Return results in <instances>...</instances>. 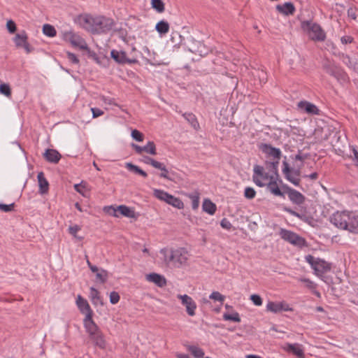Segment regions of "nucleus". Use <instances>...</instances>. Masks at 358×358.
Here are the masks:
<instances>
[{
    "label": "nucleus",
    "mask_w": 358,
    "mask_h": 358,
    "mask_svg": "<svg viewBox=\"0 0 358 358\" xmlns=\"http://www.w3.org/2000/svg\"><path fill=\"white\" fill-rule=\"evenodd\" d=\"M75 22L93 34L108 32L114 25L112 18L101 15L94 17L86 13L78 15Z\"/></svg>",
    "instance_id": "nucleus-1"
},
{
    "label": "nucleus",
    "mask_w": 358,
    "mask_h": 358,
    "mask_svg": "<svg viewBox=\"0 0 358 358\" xmlns=\"http://www.w3.org/2000/svg\"><path fill=\"white\" fill-rule=\"evenodd\" d=\"M160 253L164 257V261L169 265L176 268H180L187 264L188 252L184 248L177 249H162Z\"/></svg>",
    "instance_id": "nucleus-2"
},
{
    "label": "nucleus",
    "mask_w": 358,
    "mask_h": 358,
    "mask_svg": "<svg viewBox=\"0 0 358 358\" xmlns=\"http://www.w3.org/2000/svg\"><path fill=\"white\" fill-rule=\"evenodd\" d=\"M301 29L309 39L315 43L323 42L326 38L324 30L320 24L312 20H301Z\"/></svg>",
    "instance_id": "nucleus-3"
},
{
    "label": "nucleus",
    "mask_w": 358,
    "mask_h": 358,
    "mask_svg": "<svg viewBox=\"0 0 358 358\" xmlns=\"http://www.w3.org/2000/svg\"><path fill=\"white\" fill-rule=\"evenodd\" d=\"M324 70L330 76L334 77L338 82L345 83L348 80L346 73L340 67L331 64L329 60L322 63Z\"/></svg>",
    "instance_id": "nucleus-4"
},
{
    "label": "nucleus",
    "mask_w": 358,
    "mask_h": 358,
    "mask_svg": "<svg viewBox=\"0 0 358 358\" xmlns=\"http://www.w3.org/2000/svg\"><path fill=\"white\" fill-rule=\"evenodd\" d=\"M282 173L285 178L293 185L299 186L301 182L299 178L301 167L296 169L291 168L289 163L286 161V157H285V160L282 162Z\"/></svg>",
    "instance_id": "nucleus-5"
},
{
    "label": "nucleus",
    "mask_w": 358,
    "mask_h": 358,
    "mask_svg": "<svg viewBox=\"0 0 358 358\" xmlns=\"http://www.w3.org/2000/svg\"><path fill=\"white\" fill-rule=\"evenodd\" d=\"M350 212L337 211L330 217V222L337 228L348 231V229L349 227L348 223L350 221Z\"/></svg>",
    "instance_id": "nucleus-6"
},
{
    "label": "nucleus",
    "mask_w": 358,
    "mask_h": 358,
    "mask_svg": "<svg viewBox=\"0 0 358 358\" xmlns=\"http://www.w3.org/2000/svg\"><path fill=\"white\" fill-rule=\"evenodd\" d=\"M154 195L159 200L164 201L168 204H170L178 209H182L184 208V203L181 199L164 190L156 189L154 190Z\"/></svg>",
    "instance_id": "nucleus-7"
},
{
    "label": "nucleus",
    "mask_w": 358,
    "mask_h": 358,
    "mask_svg": "<svg viewBox=\"0 0 358 358\" xmlns=\"http://www.w3.org/2000/svg\"><path fill=\"white\" fill-rule=\"evenodd\" d=\"M282 189L285 194H287L290 201L295 205L301 206L306 201V197L299 191L289 187L287 185H282Z\"/></svg>",
    "instance_id": "nucleus-8"
},
{
    "label": "nucleus",
    "mask_w": 358,
    "mask_h": 358,
    "mask_svg": "<svg viewBox=\"0 0 358 358\" xmlns=\"http://www.w3.org/2000/svg\"><path fill=\"white\" fill-rule=\"evenodd\" d=\"M88 57L95 61L99 64H103L108 58L103 52H101V48H99V53L94 50H91L89 46H78Z\"/></svg>",
    "instance_id": "nucleus-9"
},
{
    "label": "nucleus",
    "mask_w": 358,
    "mask_h": 358,
    "mask_svg": "<svg viewBox=\"0 0 358 358\" xmlns=\"http://www.w3.org/2000/svg\"><path fill=\"white\" fill-rule=\"evenodd\" d=\"M259 149L268 157H273L275 160H280L282 156L281 150L279 148L273 147L268 143H261Z\"/></svg>",
    "instance_id": "nucleus-10"
},
{
    "label": "nucleus",
    "mask_w": 358,
    "mask_h": 358,
    "mask_svg": "<svg viewBox=\"0 0 358 358\" xmlns=\"http://www.w3.org/2000/svg\"><path fill=\"white\" fill-rule=\"evenodd\" d=\"M177 298L180 299L182 304L185 306L187 313L189 316H194L196 304L192 298L187 294H178Z\"/></svg>",
    "instance_id": "nucleus-11"
},
{
    "label": "nucleus",
    "mask_w": 358,
    "mask_h": 358,
    "mask_svg": "<svg viewBox=\"0 0 358 358\" xmlns=\"http://www.w3.org/2000/svg\"><path fill=\"white\" fill-rule=\"evenodd\" d=\"M266 310L273 313H279L282 311L292 310V309L285 302L268 301L266 305Z\"/></svg>",
    "instance_id": "nucleus-12"
},
{
    "label": "nucleus",
    "mask_w": 358,
    "mask_h": 358,
    "mask_svg": "<svg viewBox=\"0 0 358 358\" xmlns=\"http://www.w3.org/2000/svg\"><path fill=\"white\" fill-rule=\"evenodd\" d=\"M111 57L119 64H135L138 61L136 59H129L127 57L126 52L123 51H117L113 50L110 52Z\"/></svg>",
    "instance_id": "nucleus-13"
},
{
    "label": "nucleus",
    "mask_w": 358,
    "mask_h": 358,
    "mask_svg": "<svg viewBox=\"0 0 358 358\" xmlns=\"http://www.w3.org/2000/svg\"><path fill=\"white\" fill-rule=\"evenodd\" d=\"M64 39L71 45H87L84 38L72 30L64 33Z\"/></svg>",
    "instance_id": "nucleus-14"
},
{
    "label": "nucleus",
    "mask_w": 358,
    "mask_h": 358,
    "mask_svg": "<svg viewBox=\"0 0 358 358\" xmlns=\"http://www.w3.org/2000/svg\"><path fill=\"white\" fill-rule=\"evenodd\" d=\"M117 41H122L125 43H129L127 39V31L125 29L121 28L112 31L108 42L112 43H117Z\"/></svg>",
    "instance_id": "nucleus-15"
},
{
    "label": "nucleus",
    "mask_w": 358,
    "mask_h": 358,
    "mask_svg": "<svg viewBox=\"0 0 358 358\" xmlns=\"http://www.w3.org/2000/svg\"><path fill=\"white\" fill-rule=\"evenodd\" d=\"M83 324L85 331L89 336L101 331L98 325L94 322L93 320V316H90V314L85 317L83 320Z\"/></svg>",
    "instance_id": "nucleus-16"
},
{
    "label": "nucleus",
    "mask_w": 358,
    "mask_h": 358,
    "mask_svg": "<svg viewBox=\"0 0 358 358\" xmlns=\"http://www.w3.org/2000/svg\"><path fill=\"white\" fill-rule=\"evenodd\" d=\"M275 10L279 13L285 16L293 15L296 12L295 6L291 1L285 2L282 4H278L275 6Z\"/></svg>",
    "instance_id": "nucleus-17"
},
{
    "label": "nucleus",
    "mask_w": 358,
    "mask_h": 358,
    "mask_svg": "<svg viewBox=\"0 0 358 358\" xmlns=\"http://www.w3.org/2000/svg\"><path fill=\"white\" fill-rule=\"evenodd\" d=\"M331 264L324 259L317 258V261L313 268L315 274L317 276H322L324 273L329 272L331 270Z\"/></svg>",
    "instance_id": "nucleus-18"
},
{
    "label": "nucleus",
    "mask_w": 358,
    "mask_h": 358,
    "mask_svg": "<svg viewBox=\"0 0 358 358\" xmlns=\"http://www.w3.org/2000/svg\"><path fill=\"white\" fill-rule=\"evenodd\" d=\"M297 106L301 110H303L308 114L310 115H319L320 110L313 103L307 101H301L298 103Z\"/></svg>",
    "instance_id": "nucleus-19"
},
{
    "label": "nucleus",
    "mask_w": 358,
    "mask_h": 358,
    "mask_svg": "<svg viewBox=\"0 0 358 358\" xmlns=\"http://www.w3.org/2000/svg\"><path fill=\"white\" fill-rule=\"evenodd\" d=\"M89 338L96 347H98L99 348L102 350L106 348V341L105 339V336L101 331H98L97 333L94 334L92 335H90Z\"/></svg>",
    "instance_id": "nucleus-20"
},
{
    "label": "nucleus",
    "mask_w": 358,
    "mask_h": 358,
    "mask_svg": "<svg viewBox=\"0 0 358 358\" xmlns=\"http://www.w3.org/2000/svg\"><path fill=\"white\" fill-rule=\"evenodd\" d=\"M76 304L80 311L83 314H85V316L88 315L89 314H90V316H93V310L90 308L87 301L83 298L80 295L78 296Z\"/></svg>",
    "instance_id": "nucleus-21"
},
{
    "label": "nucleus",
    "mask_w": 358,
    "mask_h": 358,
    "mask_svg": "<svg viewBox=\"0 0 358 358\" xmlns=\"http://www.w3.org/2000/svg\"><path fill=\"white\" fill-rule=\"evenodd\" d=\"M284 210L291 215L298 217L306 223L310 224L313 221V217L308 215L305 211L301 210L300 212H297L290 208L287 207L284 208Z\"/></svg>",
    "instance_id": "nucleus-22"
},
{
    "label": "nucleus",
    "mask_w": 358,
    "mask_h": 358,
    "mask_svg": "<svg viewBox=\"0 0 358 358\" xmlns=\"http://www.w3.org/2000/svg\"><path fill=\"white\" fill-rule=\"evenodd\" d=\"M276 178L273 176L270 177V181L267 184V189L275 196L285 197V192H282L278 187L276 181Z\"/></svg>",
    "instance_id": "nucleus-23"
},
{
    "label": "nucleus",
    "mask_w": 358,
    "mask_h": 358,
    "mask_svg": "<svg viewBox=\"0 0 358 358\" xmlns=\"http://www.w3.org/2000/svg\"><path fill=\"white\" fill-rule=\"evenodd\" d=\"M43 157L47 162L53 164H57L59 162L62 155L56 150L47 149L45 153L43 154Z\"/></svg>",
    "instance_id": "nucleus-24"
},
{
    "label": "nucleus",
    "mask_w": 358,
    "mask_h": 358,
    "mask_svg": "<svg viewBox=\"0 0 358 358\" xmlns=\"http://www.w3.org/2000/svg\"><path fill=\"white\" fill-rule=\"evenodd\" d=\"M146 279L150 282H154L160 287H163L166 285V278L163 275L156 273H152L147 275Z\"/></svg>",
    "instance_id": "nucleus-25"
},
{
    "label": "nucleus",
    "mask_w": 358,
    "mask_h": 358,
    "mask_svg": "<svg viewBox=\"0 0 358 358\" xmlns=\"http://www.w3.org/2000/svg\"><path fill=\"white\" fill-rule=\"evenodd\" d=\"M37 179L39 186V193L41 194H47L49 190V182L45 178L44 173L41 171L37 175Z\"/></svg>",
    "instance_id": "nucleus-26"
},
{
    "label": "nucleus",
    "mask_w": 358,
    "mask_h": 358,
    "mask_svg": "<svg viewBox=\"0 0 358 358\" xmlns=\"http://www.w3.org/2000/svg\"><path fill=\"white\" fill-rule=\"evenodd\" d=\"M254 176L252 177V179H253V182L259 187H262L265 185V184L264 182H262V180L258 178L255 175H257V176L260 177V176H262L264 174V169L263 166H260V165H255L254 166Z\"/></svg>",
    "instance_id": "nucleus-27"
},
{
    "label": "nucleus",
    "mask_w": 358,
    "mask_h": 358,
    "mask_svg": "<svg viewBox=\"0 0 358 358\" xmlns=\"http://www.w3.org/2000/svg\"><path fill=\"white\" fill-rule=\"evenodd\" d=\"M348 225H349L348 231L353 234H358V215L350 212V219Z\"/></svg>",
    "instance_id": "nucleus-28"
},
{
    "label": "nucleus",
    "mask_w": 358,
    "mask_h": 358,
    "mask_svg": "<svg viewBox=\"0 0 358 358\" xmlns=\"http://www.w3.org/2000/svg\"><path fill=\"white\" fill-rule=\"evenodd\" d=\"M280 160H274L273 162H266V167L268 170V171L271 173V176H273L276 178L279 177L278 174V166H279Z\"/></svg>",
    "instance_id": "nucleus-29"
},
{
    "label": "nucleus",
    "mask_w": 358,
    "mask_h": 358,
    "mask_svg": "<svg viewBox=\"0 0 358 358\" xmlns=\"http://www.w3.org/2000/svg\"><path fill=\"white\" fill-rule=\"evenodd\" d=\"M90 296L91 301L94 305H95V306H97L98 304H99L101 306L103 305V300L100 296L99 292L98 291V289H96L94 287H90Z\"/></svg>",
    "instance_id": "nucleus-30"
},
{
    "label": "nucleus",
    "mask_w": 358,
    "mask_h": 358,
    "mask_svg": "<svg viewBox=\"0 0 358 358\" xmlns=\"http://www.w3.org/2000/svg\"><path fill=\"white\" fill-rule=\"evenodd\" d=\"M202 208L204 212L208 213L210 215H214L217 210L216 205L208 199H204Z\"/></svg>",
    "instance_id": "nucleus-31"
},
{
    "label": "nucleus",
    "mask_w": 358,
    "mask_h": 358,
    "mask_svg": "<svg viewBox=\"0 0 358 358\" xmlns=\"http://www.w3.org/2000/svg\"><path fill=\"white\" fill-rule=\"evenodd\" d=\"M287 350L291 352L298 358H304L303 350L298 343L288 344Z\"/></svg>",
    "instance_id": "nucleus-32"
},
{
    "label": "nucleus",
    "mask_w": 358,
    "mask_h": 358,
    "mask_svg": "<svg viewBox=\"0 0 358 358\" xmlns=\"http://www.w3.org/2000/svg\"><path fill=\"white\" fill-rule=\"evenodd\" d=\"M182 116L195 130H198L200 128L197 118L194 114L192 113H185L182 114Z\"/></svg>",
    "instance_id": "nucleus-33"
},
{
    "label": "nucleus",
    "mask_w": 358,
    "mask_h": 358,
    "mask_svg": "<svg viewBox=\"0 0 358 358\" xmlns=\"http://www.w3.org/2000/svg\"><path fill=\"white\" fill-rule=\"evenodd\" d=\"M15 45H29L27 43V35L24 30L18 32L13 38Z\"/></svg>",
    "instance_id": "nucleus-34"
},
{
    "label": "nucleus",
    "mask_w": 358,
    "mask_h": 358,
    "mask_svg": "<svg viewBox=\"0 0 358 358\" xmlns=\"http://www.w3.org/2000/svg\"><path fill=\"white\" fill-rule=\"evenodd\" d=\"M117 210H118V213H120L122 215H123L124 217H129V218H133L135 217L134 210L132 208H131L127 206L120 205V206H117Z\"/></svg>",
    "instance_id": "nucleus-35"
},
{
    "label": "nucleus",
    "mask_w": 358,
    "mask_h": 358,
    "mask_svg": "<svg viewBox=\"0 0 358 358\" xmlns=\"http://www.w3.org/2000/svg\"><path fill=\"white\" fill-rule=\"evenodd\" d=\"M296 234V233L285 229H280L279 232V235L280 236L281 238L289 243L290 244L292 243V240L295 237Z\"/></svg>",
    "instance_id": "nucleus-36"
},
{
    "label": "nucleus",
    "mask_w": 358,
    "mask_h": 358,
    "mask_svg": "<svg viewBox=\"0 0 358 358\" xmlns=\"http://www.w3.org/2000/svg\"><path fill=\"white\" fill-rule=\"evenodd\" d=\"M125 166L129 171L140 175L144 178L148 177V173L145 171L141 169L139 166L133 164L131 162L127 163Z\"/></svg>",
    "instance_id": "nucleus-37"
},
{
    "label": "nucleus",
    "mask_w": 358,
    "mask_h": 358,
    "mask_svg": "<svg viewBox=\"0 0 358 358\" xmlns=\"http://www.w3.org/2000/svg\"><path fill=\"white\" fill-rule=\"evenodd\" d=\"M155 29L160 34H165L169 31V24L165 20H161L157 22Z\"/></svg>",
    "instance_id": "nucleus-38"
},
{
    "label": "nucleus",
    "mask_w": 358,
    "mask_h": 358,
    "mask_svg": "<svg viewBox=\"0 0 358 358\" xmlns=\"http://www.w3.org/2000/svg\"><path fill=\"white\" fill-rule=\"evenodd\" d=\"M291 244L299 248L308 247V243L306 240L302 236L298 235L297 234L292 240V243Z\"/></svg>",
    "instance_id": "nucleus-39"
},
{
    "label": "nucleus",
    "mask_w": 358,
    "mask_h": 358,
    "mask_svg": "<svg viewBox=\"0 0 358 358\" xmlns=\"http://www.w3.org/2000/svg\"><path fill=\"white\" fill-rule=\"evenodd\" d=\"M187 350L195 358H201L204 355L203 350L195 345H189Z\"/></svg>",
    "instance_id": "nucleus-40"
},
{
    "label": "nucleus",
    "mask_w": 358,
    "mask_h": 358,
    "mask_svg": "<svg viewBox=\"0 0 358 358\" xmlns=\"http://www.w3.org/2000/svg\"><path fill=\"white\" fill-rule=\"evenodd\" d=\"M193 48H199V53L197 55V57H192V60L197 61L199 60L201 57H205L208 54V52L210 51V49L209 48V46H192Z\"/></svg>",
    "instance_id": "nucleus-41"
},
{
    "label": "nucleus",
    "mask_w": 358,
    "mask_h": 358,
    "mask_svg": "<svg viewBox=\"0 0 358 358\" xmlns=\"http://www.w3.org/2000/svg\"><path fill=\"white\" fill-rule=\"evenodd\" d=\"M43 32L45 35L50 36V37H53V36H56V34H57L55 28L52 25L49 24H45L43 25Z\"/></svg>",
    "instance_id": "nucleus-42"
},
{
    "label": "nucleus",
    "mask_w": 358,
    "mask_h": 358,
    "mask_svg": "<svg viewBox=\"0 0 358 358\" xmlns=\"http://www.w3.org/2000/svg\"><path fill=\"white\" fill-rule=\"evenodd\" d=\"M143 147V152L152 155H157V149L155 143L153 141H148L147 145Z\"/></svg>",
    "instance_id": "nucleus-43"
},
{
    "label": "nucleus",
    "mask_w": 358,
    "mask_h": 358,
    "mask_svg": "<svg viewBox=\"0 0 358 358\" xmlns=\"http://www.w3.org/2000/svg\"><path fill=\"white\" fill-rule=\"evenodd\" d=\"M96 281L103 284L105 283L108 279L107 271L101 268L97 273H96Z\"/></svg>",
    "instance_id": "nucleus-44"
},
{
    "label": "nucleus",
    "mask_w": 358,
    "mask_h": 358,
    "mask_svg": "<svg viewBox=\"0 0 358 358\" xmlns=\"http://www.w3.org/2000/svg\"><path fill=\"white\" fill-rule=\"evenodd\" d=\"M151 4L152 7L158 13H162L164 11V3L162 0H152Z\"/></svg>",
    "instance_id": "nucleus-45"
},
{
    "label": "nucleus",
    "mask_w": 358,
    "mask_h": 358,
    "mask_svg": "<svg viewBox=\"0 0 358 358\" xmlns=\"http://www.w3.org/2000/svg\"><path fill=\"white\" fill-rule=\"evenodd\" d=\"M223 319L227 321H233L236 322H241L239 314L237 312H235L232 314L225 313L223 315Z\"/></svg>",
    "instance_id": "nucleus-46"
},
{
    "label": "nucleus",
    "mask_w": 358,
    "mask_h": 358,
    "mask_svg": "<svg viewBox=\"0 0 358 358\" xmlns=\"http://www.w3.org/2000/svg\"><path fill=\"white\" fill-rule=\"evenodd\" d=\"M0 93L7 97L11 96V89L8 84L3 83L0 85Z\"/></svg>",
    "instance_id": "nucleus-47"
},
{
    "label": "nucleus",
    "mask_w": 358,
    "mask_h": 358,
    "mask_svg": "<svg viewBox=\"0 0 358 358\" xmlns=\"http://www.w3.org/2000/svg\"><path fill=\"white\" fill-rule=\"evenodd\" d=\"M189 198L192 199V208L194 210L198 208L199 206V195L198 193H194L189 195Z\"/></svg>",
    "instance_id": "nucleus-48"
},
{
    "label": "nucleus",
    "mask_w": 358,
    "mask_h": 358,
    "mask_svg": "<svg viewBox=\"0 0 358 358\" xmlns=\"http://www.w3.org/2000/svg\"><path fill=\"white\" fill-rule=\"evenodd\" d=\"M131 137L138 142H142L144 139V135L137 129L131 131Z\"/></svg>",
    "instance_id": "nucleus-49"
},
{
    "label": "nucleus",
    "mask_w": 358,
    "mask_h": 358,
    "mask_svg": "<svg viewBox=\"0 0 358 358\" xmlns=\"http://www.w3.org/2000/svg\"><path fill=\"white\" fill-rule=\"evenodd\" d=\"M255 195H256V192L254 189V188L250 187H247L245 189L244 196L245 198H247L248 199H252L255 197Z\"/></svg>",
    "instance_id": "nucleus-50"
},
{
    "label": "nucleus",
    "mask_w": 358,
    "mask_h": 358,
    "mask_svg": "<svg viewBox=\"0 0 358 358\" xmlns=\"http://www.w3.org/2000/svg\"><path fill=\"white\" fill-rule=\"evenodd\" d=\"M209 298L222 303L224 301L225 296L221 294L219 292H213Z\"/></svg>",
    "instance_id": "nucleus-51"
},
{
    "label": "nucleus",
    "mask_w": 358,
    "mask_h": 358,
    "mask_svg": "<svg viewBox=\"0 0 358 358\" xmlns=\"http://www.w3.org/2000/svg\"><path fill=\"white\" fill-rule=\"evenodd\" d=\"M6 27L9 33L14 34L17 30V26L15 22L12 20H9L6 22Z\"/></svg>",
    "instance_id": "nucleus-52"
},
{
    "label": "nucleus",
    "mask_w": 358,
    "mask_h": 358,
    "mask_svg": "<svg viewBox=\"0 0 358 358\" xmlns=\"http://www.w3.org/2000/svg\"><path fill=\"white\" fill-rule=\"evenodd\" d=\"M15 203H12L10 204H4V203H0V210L3 212H11L14 210Z\"/></svg>",
    "instance_id": "nucleus-53"
},
{
    "label": "nucleus",
    "mask_w": 358,
    "mask_h": 358,
    "mask_svg": "<svg viewBox=\"0 0 358 358\" xmlns=\"http://www.w3.org/2000/svg\"><path fill=\"white\" fill-rule=\"evenodd\" d=\"M80 230V227L77 224H76L74 226H70L69 228V232L70 234L73 236L75 238H78L79 240H82L83 237H78L76 235L77 232Z\"/></svg>",
    "instance_id": "nucleus-54"
},
{
    "label": "nucleus",
    "mask_w": 358,
    "mask_h": 358,
    "mask_svg": "<svg viewBox=\"0 0 358 358\" xmlns=\"http://www.w3.org/2000/svg\"><path fill=\"white\" fill-rule=\"evenodd\" d=\"M357 9L356 8V7L350 6L348 9V16L351 19L356 20L357 17Z\"/></svg>",
    "instance_id": "nucleus-55"
},
{
    "label": "nucleus",
    "mask_w": 358,
    "mask_h": 358,
    "mask_svg": "<svg viewBox=\"0 0 358 358\" xmlns=\"http://www.w3.org/2000/svg\"><path fill=\"white\" fill-rule=\"evenodd\" d=\"M120 295L117 292H111L110 294V302L112 304H116L120 301Z\"/></svg>",
    "instance_id": "nucleus-56"
},
{
    "label": "nucleus",
    "mask_w": 358,
    "mask_h": 358,
    "mask_svg": "<svg viewBox=\"0 0 358 358\" xmlns=\"http://www.w3.org/2000/svg\"><path fill=\"white\" fill-rule=\"evenodd\" d=\"M250 300L255 306H261L262 304V299L258 294H252L250 296Z\"/></svg>",
    "instance_id": "nucleus-57"
},
{
    "label": "nucleus",
    "mask_w": 358,
    "mask_h": 358,
    "mask_svg": "<svg viewBox=\"0 0 358 358\" xmlns=\"http://www.w3.org/2000/svg\"><path fill=\"white\" fill-rule=\"evenodd\" d=\"M300 280L306 283V287L311 290L315 289L316 285L308 278H301Z\"/></svg>",
    "instance_id": "nucleus-58"
},
{
    "label": "nucleus",
    "mask_w": 358,
    "mask_h": 358,
    "mask_svg": "<svg viewBox=\"0 0 358 358\" xmlns=\"http://www.w3.org/2000/svg\"><path fill=\"white\" fill-rule=\"evenodd\" d=\"M86 188V184L83 182H81L79 184H76L74 185V189L76 192L85 196L84 190Z\"/></svg>",
    "instance_id": "nucleus-59"
},
{
    "label": "nucleus",
    "mask_w": 358,
    "mask_h": 358,
    "mask_svg": "<svg viewBox=\"0 0 358 358\" xmlns=\"http://www.w3.org/2000/svg\"><path fill=\"white\" fill-rule=\"evenodd\" d=\"M338 56L347 66H352L351 59L348 55H345L344 53H338Z\"/></svg>",
    "instance_id": "nucleus-60"
},
{
    "label": "nucleus",
    "mask_w": 358,
    "mask_h": 358,
    "mask_svg": "<svg viewBox=\"0 0 358 358\" xmlns=\"http://www.w3.org/2000/svg\"><path fill=\"white\" fill-rule=\"evenodd\" d=\"M160 170L162 171V173L159 174V176L161 178L167 179L169 180H173V179L169 175V171L165 165H164Z\"/></svg>",
    "instance_id": "nucleus-61"
},
{
    "label": "nucleus",
    "mask_w": 358,
    "mask_h": 358,
    "mask_svg": "<svg viewBox=\"0 0 358 358\" xmlns=\"http://www.w3.org/2000/svg\"><path fill=\"white\" fill-rule=\"evenodd\" d=\"M104 211L110 215H113L115 217H117V213L118 212L117 208H115L113 206H106L104 207Z\"/></svg>",
    "instance_id": "nucleus-62"
},
{
    "label": "nucleus",
    "mask_w": 358,
    "mask_h": 358,
    "mask_svg": "<svg viewBox=\"0 0 358 358\" xmlns=\"http://www.w3.org/2000/svg\"><path fill=\"white\" fill-rule=\"evenodd\" d=\"M220 225L223 229L230 230L232 228V224L227 218H223L220 222Z\"/></svg>",
    "instance_id": "nucleus-63"
},
{
    "label": "nucleus",
    "mask_w": 358,
    "mask_h": 358,
    "mask_svg": "<svg viewBox=\"0 0 358 358\" xmlns=\"http://www.w3.org/2000/svg\"><path fill=\"white\" fill-rule=\"evenodd\" d=\"M67 58L72 64H78L79 63V59H78L77 56L71 53L70 52H66Z\"/></svg>",
    "instance_id": "nucleus-64"
}]
</instances>
